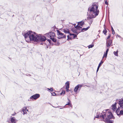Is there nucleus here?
<instances>
[{"mask_svg": "<svg viewBox=\"0 0 123 123\" xmlns=\"http://www.w3.org/2000/svg\"><path fill=\"white\" fill-rule=\"evenodd\" d=\"M65 84L66 85V89H68L69 87V82L68 81H67L66 83Z\"/></svg>", "mask_w": 123, "mask_h": 123, "instance_id": "18", "label": "nucleus"}, {"mask_svg": "<svg viewBox=\"0 0 123 123\" xmlns=\"http://www.w3.org/2000/svg\"><path fill=\"white\" fill-rule=\"evenodd\" d=\"M107 32V31L105 30H105H104L103 31V33L105 34H106V33Z\"/></svg>", "mask_w": 123, "mask_h": 123, "instance_id": "26", "label": "nucleus"}, {"mask_svg": "<svg viewBox=\"0 0 123 123\" xmlns=\"http://www.w3.org/2000/svg\"><path fill=\"white\" fill-rule=\"evenodd\" d=\"M27 111H28V110L27 109L26 107H24L22 108V111L23 112L24 115L26 113Z\"/></svg>", "mask_w": 123, "mask_h": 123, "instance_id": "11", "label": "nucleus"}, {"mask_svg": "<svg viewBox=\"0 0 123 123\" xmlns=\"http://www.w3.org/2000/svg\"><path fill=\"white\" fill-rule=\"evenodd\" d=\"M78 25L82 26L84 24V22L83 21H82L80 22H78Z\"/></svg>", "mask_w": 123, "mask_h": 123, "instance_id": "17", "label": "nucleus"}, {"mask_svg": "<svg viewBox=\"0 0 123 123\" xmlns=\"http://www.w3.org/2000/svg\"><path fill=\"white\" fill-rule=\"evenodd\" d=\"M117 36L118 37H121V36L119 35H117Z\"/></svg>", "mask_w": 123, "mask_h": 123, "instance_id": "33", "label": "nucleus"}, {"mask_svg": "<svg viewBox=\"0 0 123 123\" xmlns=\"http://www.w3.org/2000/svg\"><path fill=\"white\" fill-rule=\"evenodd\" d=\"M105 3L107 5H108V3L107 2V1L106 0L105 2Z\"/></svg>", "mask_w": 123, "mask_h": 123, "instance_id": "32", "label": "nucleus"}, {"mask_svg": "<svg viewBox=\"0 0 123 123\" xmlns=\"http://www.w3.org/2000/svg\"><path fill=\"white\" fill-rule=\"evenodd\" d=\"M16 113H15V114H12V116H14L16 114Z\"/></svg>", "mask_w": 123, "mask_h": 123, "instance_id": "36", "label": "nucleus"}, {"mask_svg": "<svg viewBox=\"0 0 123 123\" xmlns=\"http://www.w3.org/2000/svg\"><path fill=\"white\" fill-rule=\"evenodd\" d=\"M38 36L39 37V39L38 40V42L41 41H45L47 39V38L45 37V36H43L42 35H38Z\"/></svg>", "mask_w": 123, "mask_h": 123, "instance_id": "8", "label": "nucleus"}, {"mask_svg": "<svg viewBox=\"0 0 123 123\" xmlns=\"http://www.w3.org/2000/svg\"><path fill=\"white\" fill-rule=\"evenodd\" d=\"M68 100L69 101V102H70V101L69 99L68 98ZM66 105H68L70 106V107H72V105L69 102H68V104H67Z\"/></svg>", "mask_w": 123, "mask_h": 123, "instance_id": "20", "label": "nucleus"}, {"mask_svg": "<svg viewBox=\"0 0 123 123\" xmlns=\"http://www.w3.org/2000/svg\"><path fill=\"white\" fill-rule=\"evenodd\" d=\"M39 97L40 95L39 94H36L31 96L30 97V99H36L39 98Z\"/></svg>", "mask_w": 123, "mask_h": 123, "instance_id": "10", "label": "nucleus"}, {"mask_svg": "<svg viewBox=\"0 0 123 123\" xmlns=\"http://www.w3.org/2000/svg\"><path fill=\"white\" fill-rule=\"evenodd\" d=\"M52 95L53 96H55L56 95V94L54 92H53V93H52Z\"/></svg>", "mask_w": 123, "mask_h": 123, "instance_id": "29", "label": "nucleus"}, {"mask_svg": "<svg viewBox=\"0 0 123 123\" xmlns=\"http://www.w3.org/2000/svg\"><path fill=\"white\" fill-rule=\"evenodd\" d=\"M70 36L73 35L74 36V37H77V35L75 34H74L70 33Z\"/></svg>", "mask_w": 123, "mask_h": 123, "instance_id": "24", "label": "nucleus"}, {"mask_svg": "<svg viewBox=\"0 0 123 123\" xmlns=\"http://www.w3.org/2000/svg\"><path fill=\"white\" fill-rule=\"evenodd\" d=\"M17 121V120L14 117H11V122L10 123H16Z\"/></svg>", "mask_w": 123, "mask_h": 123, "instance_id": "12", "label": "nucleus"}, {"mask_svg": "<svg viewBox=\"0 0 123 123\" xmlns=\"http://www.w3.org/2000/svg\"><path fill=\"white\" fill-rule=\"evenodd\" d=\"M29 107H30V106H28V108H29Z\"/></svg>", "mask_w": 123, "mask_h": 123, "instance_id": "39", "label": "nucleus"}, {"mask_svg": "<svg viewBox=\"0 0 123 123\" xmlns=\"http://www.w3.org/2000/svg\"><path fill=\"white\" fill-rule=\"evenodd\" d=\"M107 53H105L104 55L103 56L102 58V59L104 57H105L106 58L107 56Z\"/></svg>", "mask_w": 123, "mask_h": 123, "instance_id": "22", "label": "nucleus"}, {"mask_svg": "<svg viewBox=\"0 0 123 123\" xmlns=\"http://www.w3.org/2000/svg\"><path fill=\"white\" fill-rule=\"evenodd\" d=\"M108 51H109V49H107V50H106L105 53L107 54Z\"/></svg>", "mask_w": 123, "mask_h": 123, "instance_id": "30", "label": "nucleus"}, {"mask_svg": "<svg viewBox=\"0 0 123 123\" xmlns=\"http://www.w3.org/2000/svg\"><path fill=\"white\" fill-rule=\"evenodd\" d=\"M111 30L112 31V33L113 34H115V32L114 31L112 27H111Z\"/></svg>", "mask_w": 123, "mask_h": 123, "instance_id": "25", "label": "nucleus"}, {"mask_svg": "<svg viewBox=\"0 0 123 123\" xmlns=\"http://www.w3.org/2000/svg\"><path fill=\"white\" fill-rule=\"evenodd\" d=\"M96 117L99 118H102L103 120L105 122L108 123H113L111 121L109 120V119L111 118L113 116L112 113L110 111H107L106 110H104L103 113L97 114Z\"/></svg>", "mask_w": 123, "mask_h": 123, "instance_id": "3", "label": "nucleus"}, {"mask_svg": "<svg viewBox=\"0 0 123 123\" xmlns=\"http://www.w3.org/2000/svg\"><path fill=\"white\" fill-rule=\"evenodd\" d=\"M48 90H49L51 92H52L53 91V89L52 88H50V89L49 88H47Z\"/></svg>", "mask_w": 123, "mask_h": 123, "instance_id": "27", "label": "nucleus"}, {"mask_svg": "<svg viewBox=\"0 0 123 123\" xmlns=\"http://www.w3.org/2000/svg\"><path fill=\"white\" fill-rule=\"evenodd\" d=\"M94 45L93 44L92 45H89L88 46V47L89 49L92 48L94 46Z\"/></svg>", "mask_w": 123, "mask_h": 123, "instance_id": "23", "label": "nucleus"}, {"mask_svg": "<svg viewBox=\"0 0 123 123\" xmlns=\"http://www.w3.org/2000/svg\"><path fill=\"white\" fill-rule=\"evenodd\" d=\"M67 89L66 91L67 92H68L69 91V89Z\"/></svg>", "mask_w": 123, "mask_h": 123, "instance_id": "34", "label": "nucleus"}, {"mask_svg": "<svg viewBox=\"0 0 123 123\" xmlns=\"http://www.w3.org/2000/svg\"><path fill=\"white\" fill-rule=\"evenodd\" d=\"M89 27H88L86 28H83L81 30L82 31H84L87 30L89 28Z\"/></svg>", "mask_w": 123, "mask_h": 123, "instance_id": "19", "label": "nucleus"}, {"mask_svg": "<svg viewBox=\"0 0 123 123\" xmlns=\"http://www.w3.org/2000/svg\"><path fill=\"white\" fill-rule=\"evenodd\" d=\"M118 51L117 50V51L116 52L114 51L113 52V53L114 54V55L116 56H118Z\"/></svg>", "mask_w": 123, "mask_h": 123, "instance_id": "21", "label": "nucleus"}, {"mask_svg": "<svg viewBox=\"0 0 123 123\" xmlns=\"http://www.w3.org/2000/svg\"><path fill=\"white\" fill-rule=\"evenodd\" d=\"M63 31L64 32L66 33H70L69 30L67 28L63 30Z\"/></svg>", "mask_w": 123, "mask_h": 123, "instance_id": "15", "label": "nucleus"}, {"mask_svg": "<svg viewBox=\"0 0 123 123\" xmlns=\"http://www.w3.org/2000/svg\"><path fill=\"white\" fill-rule=\"evenodd\" d=\"M82 86V85L80 84H79L77 86L75 87L74 91L76 93L80 91L81 88Z\"/></svg>", "mask_w": 123, "mask_h": 123, "instance_id": "7", "label": "nucleus"}, {"mask_svg": "<svg viewBox=\"0 0 123 123\" xmlns=\"http://www.w3.org/2000/svg\"><path fill=\"white\" fill-rule=\"evenodd\" d=\"M75 28H72L71 29V30L74 33H77L76 29H80V28H81V27L78 25L76 26H75Z\"/></svg>", "mask_w": 123, "mask_h": 123, "instance_id": "9", "label": "nucleus"}, {"mask_svg": "<svg viewBox=\"0 0 123 123\" xmlns=\"http://www.w3.org/2000/svg\"><path fill=\"white\" fill-rule=\"evenodd\" d=\"M60 109H62V108H60Z\"/></svg>", "mask_w": 123, "mask_h": 123, "instance_id": "38", "label": "nucleus"}, {"mask_svg": "<svg viewBox=\"0 0 123 123\" xmlns=\"http://www.w3.org/2000/svg\"><path fill=\"white\" fill-rule=\"evenodd\" d=\"M116 103H115L114 105H112V109L114 111L116 110Z\"/></svg>", "mask_w": 123, "mask_h": 123, "instance_id": "13", "label": "nucleus"}, {"mask_svg": "<svg viewBox=\"0 0 123 123\" xmlns=\"http://www.w3.org/2000/svg\"><path fill=\"white\" fill-rule=\"evenodd\" d=\"M103 63V62L102 61H101L99 63V64L98 66V67L97 70V72L98 71V70L99 69V68H100V67L101 65Z\"/></svg>", "mask_w": 123, "mask_h": 123, "instance_id": "16", "label": "nucleus"}, {"mask_svg": "<svg viewBox=\"0 0 123 123\" xmlns=\"http://www.w3.org/2000/svg\"><path fill=\"white\" fill-rule=\"evenodd\" d=\"M97 38L98 37H100V36L98 35L97 36Z\"/></svg>", "mask_w": 123, "mask_h": 123, "instance_id": "35", "label": "nucleus"}, {"mask_svg": "<svg viewBox=\"0 0 123 123\" xmlns=\"http://www.w3.org/2000/svg\"><path fill=\"white\" fill-rule=\"evenodd\" d=\"M65 92L64 91H62V92L61 93V95H62V94H64Z\"/></svg>", "mask_w": 123, "mask_h": 123, "instance_id": "28", "label": "nucleus"}, {"mask_svg": "<svg viewBox=\"0 0 123 123\" xmlns=\"http://www.w3.org/2000/svg\"><path fill=\"white\" fill-rule=\"evenodd\" d=\"M98 8V6L97 4L96 3H94L92 5L91 7L88 8L87 20L90 25H91L93 21L92 18H95L99 14V11Z\"/></svg>", "mask_w": 123, "mask_h": 123, "instance_id": "1", "label": "nucleus"}, {"mask_svg": "<svg viewBox=\"0 0 123 123\" xmlns=\"http://www.w3.org/2000/svg\"><path fill=\"white\" fill-rule=\"evenodd\" d=\"M112 42V41L111 40H110L107 41V46L108 47L109 46L111 45Z\"/></svg>", "mask_w": 123, "mask_h": 123, "instance_id": "14", "label": "nucleus"}, {"mask_svg": "<svg viewBox=\"0 0 123 123\" xmlns=\"http://www.w3.org/2000/svg\"><path fill=\"white\" fill-rule=\"evenodd\" d=\"M119 104L120 107L118 108L116 112L117 115L120 117V115H123V99L119 101Z\"/></svg>", "mask_w": 123, "mask_h": 123, "instance_id": "4", "label": "nucleus"}, {"mask_svg": "<svg viewBox=\"0 0 123 123\" xmlns=\"http://www.w3.org/2000/svg\"><path fill=\"white\" fill-rule=\"evenodd\" d=\"M68 36H68H68H67V37H68Z\"/></svg>", "mask_w": 123, "mask_h": 123, "instance_id": "37", "label": "nucleus"}, {"mask_svg": "<svg viewBox=\"0 0 123 123\" xmlns=\"http://www.w3.org/2000/svg\"><path fill=\"white\" fill-rule=\"evenodd\" d=\"M111 37V35H109V36L107 38V39H109Z\"/></svg>", "mask_w": 123, "mask_h": 123, "instance_id": "31", "label": "nucleus"}, {"mask_svg": "<svg viewBox=\"0 0 123 123\" xmlns=\"http://www.w3.org/2000/svg\"><path fill=\"white\" fill-rule=\"evenodd\" d=\"M47 38H50L54 42H55L56 41V39H55V34L54 33L50 32L49 33H47L45 34Z\"/></svg>", "mask_w": 123, "mask_h": 123, "instance_id": "5", "label": "nucleus"}, {"mask_svg": "<svg viewBox=\"0 0 123 123\" xmlns=\"http://www.w3.org/2000/svg\"><path fill=\"white\" fill-rule=\"evenodd\" d=\"M57 35H58V38L60 39L62 38L66 37L65 35L63 33H61L59 31H57Z\"/></svg>", "mask_w": 123, "mask_h": 123, "instance_id": "6", "label": "nucleus"}, {"mask_svg": "<svg viewBox=\"0 0 123 123\" xmlns=\"http://www.w3.org/2000/svg\"><path fill=\"white\" fill-rule=\"evenodd\" d=\"M26 42H29L31 41L38 42L39 39L38 35L31 31H25L23 33Z\"/></svg>", "mask_w": 123, "mask_h": 123, "instance_id": "2", "label": "nucleus"}]
</instances>
